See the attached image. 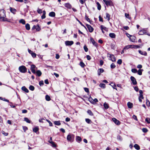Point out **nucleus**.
<instances>
[{"label": "nucleus", "mask_w": 150, "mask_h": 150, "mask_svg": "<svg viewBox=\"0 0 150 150\" xmlns=\"http://www.w3.org/2000/svg\"><path fill=\"white\" fill-rule=\"evenodd\" d=\"M48 142L52 144V147H56V145L55 144V143L54 142H53L52 141H50V140H49L48 141Z\"/></svg>", "instance_id": "393cba45"}, {"label": "nucleus", "mask_w": 150, "mask_h": 150, "mask_svg": "<svg viewBox=\"0 0 150 150\" xmlns=\"http://www.w3.org/2000/svg\"><path fill=\"white\" fill-rule=\"evenodd\" d=\"M27 112V110H26L24 109L22 110V113H26Z\"/></svg>", "instance_id": "0e129e2a"}, {"label": "nucleus", "mask_w": 150, "mask_h": 150, "mask_svg": "<svg viewBox=\"0 0 150 150\" xmlns=\"http://www.w3.org/2000/svg\"><path fill=\"white\" fill-rule=\"evenodd\" d=\"M45 99L46 100L49 101L50 100L51 98L50 96L48 95H46L45 96Z\"/></svg>", "instance_id": "72a5a7b5"}, {"label": "nucleus", "mask_w": 150, "mask_h": 150, "mask_svg": "<svg viewBox=\"0 0 150 150\" xmlns=\"http://www.w3.org/2000/svg\"><path fill=\"white\" fill-rule=\"evenodd\" d=\"M39 129L38 127V126L35 127L33 129V131L34 132L37 133L39 130Z\"/></svg>", "instance_id": "4be33fe9"}, {"label": "nucleus", "mask_w": 150, "mask_h": 150, "mask_svg": "<svg viewBox=\"0 0 150 150\" xmlns=\"http://www.w3.org/2000/svg\"><path fill=\"white\" fill-rule=\"evenodd\" d=\"M22 90L25 92L26 93H28L29 92L28 90L25 87V86H23L22 87Z\"/></svg>", "instance_id": "aec40b11"}, {"label": "nucleus", "mask_w": 150, "mask_h": 150, "mask_svg": "<svg viewBox=\"0 0 150 150\" xmlns=\"http://www.w3.org/2000/svg\"><path fill=\"white\" fill-rule=\"evenodd\" d=\"M103 105L104 108L105 109H107L109 108L108 104L105 103H104Z\"/></svg>", "instance_id": "a19ab883"}, {"label": "nucleus", "mask_w": 150, "mask_h": 150, "mask_svg": "<svg viewBox=\"0 0 150 150\" xmlns=\"http://www.w3.org/2000/svg\"><path fill=\"white\" fill-rule=\"evenodd\" d=\"M86 27H87L89 31V32L91 33L93 32V28L91 26V25L88 24H86Z\"/></svg>", "instance_id": "6e6552de"}, {"label": "nucleus", "mask_w": 150, "mask_h": 150, "mask_svg": "<svg viewBox=\"0 0 150 150\" xmlns=\"http://www.w3.org/2000/svg\"><path fill=\"white\" fill-rule=\"evenodd\" d=\"M122 60L121 59H119L117 61V63L119 64H122Z\"/></svg>", "instance_id": "3c124183"}, {"label": "nucleus", "mask_w": 150, "mask_h": 150, "mask_svg": "<svg viewBox=\"0 0 150 150\" xmlns=\"http://www.w3.org/2000/svg\"><path fill=\"white\" fill-rule=\"evenodd\" d=\"M117 139L118 140L120 141H121L122 140V137L120 135H118L117 136Z\"/></svg>", "instance_id": "5fc2aeb1"}, {"label": "nucleus", "mask_w": 150, "mask_h": 150, "mask_svg": "<svg viewBox=\"0 0 150 150\" xmlns=\"http://www.w3.org/2000/svg\"><path fill=\"white\" fill-rule=\"evenodd\" d=\"M113 121L117 125H119L120 124V122L115 118H112Z\"/></svg>", "instance_id": "9d476101"}, {"label": "nucleus", "mask_w": 150, "mask_h": 150, "mask_svg": "<svg viewBox=\"0 0 150 150\" xmlns=\"http://www.w3.org/2000/svg\"><path fill=\"white\" fill-rule=\"evenodd\" d=\"M54 124L57 125H61V123L59 121H55L54 122Z\"/></svg>", "instance_id": "f704fd0d"}, {"label": "nucleus", "mask_w": 150, "mask_h": 150, "mask_svg": "<svg viewBox=\"0 0 150 150\" xmlns=\"http://www.w3.org/2000/svg\"><path fill=\"white\" fill-rule=\"evenodd\" d=\"M99 86L103 88H105V84L103 83H100L99 85Z\"/></svg>", "instance_id": "473e14b6"}, {"label": "nucleus", "mask_w": 150, "mask_h": 150, "mask_svg": "<svg viewBox=\"0 0 150 150\" xmlns=\"http://www.w3.org/2000/svg\"><path fill=\"white\" fill-rule=\"evenodd\" d=\"M146 33V30L145 29L143 28L139 31L138 33L139 35H143Z\"/></svg>", "instance_id": "20e7f679"}, {"label": "nucleus", "mask_w": 150, "mask_h": 150, "mask_svg": "<svg viewBox=\"0 0 150 150\" xmlns=\"http://www.w3.org/2000/svg\"><path fill=\"white\" fill-rule=\"evenodd\" d=\"M25 27L26 29L27 30H29L30 29V25L28 23L26 24Z\"/></svg>", "instance_id": "7c9ffc66"}, {"label": "nucleus", "mask_w": 150, "mask_h": 150, "mask_svg": "<svg viewBox=\"0 0 150 150\" xmlns=\"http://www.w3.org/2000/svg\"><path fill=\"white\" fill-rule=\"evenodd\" d=\"M141 45H132V48H138L140 47Z\"/></svg>", "instance_id": "6ab92c4d"}, {"label": "nucleus", "mask_w": 150, "mask_h": 150, "mask_svg": "<svg viewBox=\"0 0 150 150\" xmlns=\"http://www.w3.org/2000/svg\"><path fill=\"white\" fill-rule=\"evenodd\" d=\"M10 10L11 12L15 14L16 12V10L15 8H12L11 7H10Z\"/></svg>", "instance_id": "f8f14e48"}, {"label": "nucleus", "mask_w": 150, "mask_h": 150, "mask_svg": "<svg viewBox=\"0 0 150 150\" xmlns=\"http://www.w3.org/2000/svg\"><path fill=\"white\" fill-rule=\"evenodd\" d=\"M134 147L137 150H139L140 149L139 146L137 144H136L134 145Z\"/></svg>", "instance_id": "c756f323"}, {"label": "nucleus", "mask_w": 150, "mask_h": 150, "mask_svg": "<svg viewBox=\"0 0 150 150\" xmlns=\"http://www.w3.org/2000/svg\"><path fill=\"white\" fill-rule=\"evenodd\" d=\"M76 140L79 143L81 141V139L80 137L77 136L76 137Z\"/></svg>", "instance_id": "c85d7f7f"}, {"label": "nucleus", "mask_w": 150, "mask_h": 150, "mask_svg": "<svg viewBox=\"0 0 150 150\" xmlns=\"http://www.w3.org/2000/svg\"><path fill=\"white\" fill-rule=\"evenodd\" d=\"M67 139L68 141L70 142H72L74 141V135L68 134L67 137Z\"/></svg>", "instance_id": "7ed1b4c3"}, {"label": "nucleus", "mask_w": 150, "mask_h": 150, "mask_svg": "<svg viewBox=\"0 0 150 150\" xmlns=\"http://www.w3.org/2000/svg\"><path fill=\"white\" fill-rule=\"evenodd\" d=\"M90 40H91V42L92 43V44L94 46H95L96 47H97V46H98V45H97L98 44H97V43L96 42L94 41V39H93V38H92V37L90 38Z\"/></svg>", "instance_id": "9b49d317"}, {"label": "nucleus", "mask_w": 150, "mask_h": 150, "mask_svg": "<svg viewBox=\"0 0 150 150\" xmlns=\"http://www.w3.org/2000/svg\"><path fill=\"white\" fill-rule=\"evenodd\" d=\"M64 6L66 8L69 9H71L72 7L71 5L68 3L65 4Z\"/></svg>", "instance_id": "f3484780"}, {"label": "nucleus", "mask_w": 150, "mask_h": 150, "mask_svg": "<svg viewBox=\"0 0 150 150\" xmlns=\"http://www.w3.org/2000/svg\"><path fill=\"white\" fill-rule=\"evenodd\" d=\"M84 89L85 92H86L87 93L89 92V89L88 88H84Z\"/></svg>", "instance_id": "13d9d810"}, {"label": "nucleus", "mask_w": 150, "mask_h": 150, "mask_svg": "<svg viewBox=\"0 0 150 150\" xmlns=\"http://www.w3.org/2000/svg\"><path fill=\"white\" fill-rule=\"evenodd\" d=\"M36 73L38 76H40L42 75V72L40 70L37 71Z\"/></svg>", "instance_id": "5701e85b"}, {"label": "nucleus", "mask_w": 150, "mask_h": 150, "mask_svg": "<svg viewBox=\"0 0 150 150\" xmlns=\"http://www.w3.org/2000/svg\"><path fill=\"white\" fill-rule=\"evenodd\" d=\"M110 60L112 62H115V58L113 54H110Z\"/></svg>", "instance_id": "4468645a"}, {"label": "nucleus", "mask_w": 150, "mask_h": 150, "mask_svg": "<svg viewBox=\"0 0 150 150\" xmlns=\"http://www.w3.org/2000/svg\"><path fill=\"white\" fill-rule=\"evenodd\" d=\"M85 18L86 19V20L87 21H88L89 22L90 21V19L88 18V17L87 16H85Z\"/></svg>", "instance_id": "052dcab7"}, {"label": "nucleus", "mask_w": 150, "mask_h": 150, "mask_svg": "<svg viewBox=\"0 0 150 150\" xmlns=\"http://www.w3.org/2000/svg\"><path fill=\"white\" fill-rule=\"evenodd\" d=\"M132 104L130 102H128L127 103V105L129 108H131L132 107Z\"/></svg>", "instance_id": "bb28decb"}, {"label": "nucleus", "mask_w": 150, "mask_h": 150, "mask_svg": "<svg viewBox=\"0 0 150 150\" xmlns=\"http://www.w3.org/2000/svg\"><path fill=\"white\" fill-rule=\"evenodd\" d=\"M19 22L21 23H22V24L24 25L25 23V21L23 19H21L19 21Z\"/></svg>", "instance_id": "c9c22d12"}, {"label": "nucleus", "mask_w": 150, "mask_h": 150, "mask_svg": "<svg viewBox=\"0 0 150 150\" xmlns=\"http://www.w3.org/2000/svg\"><path fill=\"white\" fill-rule=\"evenodd\" d=\"M37 12L38 13H42V10L41 9H40L39 8H38L37 10Z\"/></svg>", "instance_id": "09e8293b"}, {"label": "nucleus", "mask_w": 150, "mask_h": 150, "mask_svg": "<svg viewBox=\"0 0 150 150\" xmlns=\"http://www.w3.org/2000/svg\"><path fill=\"white\" fill-rule=\"evenodd\" d=\"M2 133L5 136H7L8 135V133H6L4 131H2Z\"/></svg>", "instance_id": "e2e57ef3"}, {"label": "nucleus", "mask_w": 150, "mask_h": 150, "mask_svg": "<svg viewBox=\"0 0 150 150\" xmlns=\"http://www.w3.org/2000/svg\"><path fill=\"white\" fill-rule=\"evenodd\" d=\"M132 45H127L125 46V47L124 48V50H127L130 48H132Z\"/></svg>", "instance_id": "2f4dec72"}, {"label": "nucleus", "mask_w": 150, "mask_h": 150, "mask_svg": "<svg viewBox=\"0 0 150 150\" xmlns=\"http://www.w3.org/2000/svg\"><path fill=\"white\" fill-rule=\"evenodd\" d=\"M131 71L133 73H137V69H132L131 70Z\"/></svg>", "instance_id": "49530a36"}, {"label": "nucleus", "mask_w": 150, "mask_h": 150, "mask_svg": "<svg viewBox=\"0 0 150 150\" xmlns=\"http://www.w3.org/2000/svg\"><path fill=\"white\" fill-rule=\"evenodd\" d=\"M0 99L1 100H4V101L7 102H9V101L7 99H6L5 98H2L1 97H0Z\"/></svg>", "instance_id": "de8ad7c7"}, {"label": "nucleus", "mask_w": 150, "mask_h": 150, "mask_svg": "<svg viewBox=\"0 0 150 150\" xmlns=\"http://www.w3.org/2000/svg\"><path fill=\"white\" fill-rule=\"evenodd\" d=\"M47 121L49 124V125L50 126H52V123L49 120H47Z\"/></svg>", "instance_id": "680f3d73"}, {"label": "nucleus", "mask_w": 150, "mask_h": 150, "mask_svg": "<svg viewBox=\"0 0 150 150\" xmlns=\"http://www.w3.org/2000/svg\"><path fill=\"white\" fill-rule=\"evenodd\" d=\"M145 121L148 124L150 123V119L149 118L147 117L145 119Z\"/></svg>", "instance_id": "a18cd8bd"}, {"label": "nucleus", "mask_w": 150, "mask_h": 150, "mask_svg": "<svg viewBox=\"0 0 150 150\" xmlns=\"http://www.w3.org/2000/svg\"><path fill=\"white\" fill-rule=\"evenodd\" d=\"M129 35L130 36V38H129L130 40L132 42H135V39H136V37L134 36H132L128 34H127Z\"/></svg>", "instance_id": "2eb2a0df"}, {"label": "nucleus", "mask_w": 150, "mask_h": 150, "mask_svg": "<svg viewBox=\"0 0 150 150\" xmlns=\"http://www.w3.org/2000/svg\"><path fill=\"white\" fill-rule=\"evenodd\" d=\"M18 69L21 72L25 73L27 71V69L25 66H21L19 67Z\"/></svg>", "instance_id": "f03ea898"}, {"label": "nucleus", "mask_w": 150, "mask_h": 150, "mask_svg": "<svg viewBox=\"0 0 150 150\" xmlns=\"http://www.w3.org/2000/svg\"><path fill=\"white\" fill-rule=\"evenodd\" d=\"M115 67L116 66L114 63H112L110 65V67L112 69H114Z\"/></svg>", "instance_id": "8fccbe9b"}, {"label": "nucleus", "mask_w": 150, "mask_h": 150, "mask_svg": "<svg viewBox=\"0 0 150 150\" xmlns=\"http://www.w3.org/2000/svg\"><path fill=\"white\" fill-rule=\"evenodd\" d=\"M104 71V70L103 69H99L98 71V74L99 76L100 75L101 73H103Z\"/></svg>", "instance_id": "dca6fc26"}, {"label": "nucleus", "mask_w": 150, "mask_h": 150, "mask_svg": "<svg viewBox=\"0 0 150 150\" xmlns=\"http://www.w3.org/2000/svg\"><path fill=\"white\" fill-rule=\"evenodd\" d=\"M43 14L42 16H41V18L42 19H44L45 18V14H46V12L45 11H43L42 12Z\"/></svg>", "instance_id": "cd10ccee"}, {"label": "nucleus", "mask_w": 150, "mask_h": 150, "mask_svg": "<svg viewBox=\"0 0 150 150\" xmlns=\"http://www.w3.org/2000/svg\"><path fill=\"white\" fill-rule=\"evenodd\" d=\"M79 65L82 68H83L85 66V64L82 62H80Z\"/></svg>", "instance_id": "ea45409f"}, {"label": "nucleus", "mask_w": 150, "mask_h": 150, "mask_svg": "<svg viewBox=\"0 0 150 150\" xmlns=\"http://www.w3.org/2000/svg\"><path fill=\"white\" fill-rule=\"evenodd\" d=\"M130 80L132 81L133 85H136L137 84V82L135 78L133 76H131L130 77Z\"/></svg>", "instance_id": "39448f33"}, {"label": "nucleus", "mask_w": 150, "mask_h": 150, "mask_svg": "<svg viewBox=\"0 0 150 150\" xmlns=\"http://www.w3.org/2000/svg\"><path fill=\"white\" fill-rule=\"evenodd\" d=\"M106 18H105L107 19L108 21H109L110 19V15L108 13H106Z\"/></svg>", "instance_id": "a878e982"}, {"label": "nucleus", "mask_w": 150, "mask_h": 150, "mask_svg": "<svg viewBox=\"0 0 150 150\" xmlns=\"http://www.w3.org/2000/svg\"><path fill=\"white\" fill-rule=\"evenodd\" d=\"M138 52L139 53L142 55H143L145 56H146L147 55V53L145 51H143L141 50H139Z\"/></svg>", "instance_id": "ddd939ff"}, {"label": "nucleus", "mask_w": 150, "mask_h": 150, "mask_svg": "<svg viewBox=\"0 0 150 150\" xmlns=\"http://www.w3.org/2000/svg\"><path fill=\"white\" fill-rule=\"evenodd\" d=\"M31 55L33 57H35L36 56V54L33 52L32 54Z\"/></svg>", "instance_id": "bf43d9fd"}, {"label": "nucleus", "mask_w": 150, "mask_h": 150, "mask_svg": "<svg viewBox=\"0 0 150 150\" xmlns=\"http://www.w3.org/2000/svg\"><path fill=\"white\" fill-rule=\"evenodd\" d=\"M143 71L142 69H139L137 71L138 74L139 75H142V71Z\"/></svg>", "instance_id": "37998d69"}, {"label": "nucleus", "mask_w": 150, "mask_h": 150, "mask_svg": "<svg viewBox=\"0 0 150 150\" xmlns=\"http://www.w3.org/2000/svg\"><path fill=\"white\" fill-rule=\"evenodd\" d=\"M83 48L86 52H87L88 51V48L86 46V45H85L83 47Z\"/></svg>", "instance_id": "864d4df0"}, {"label": "nucleus", "mask_w": 150, "mask_h": 150, "mask_svg": "<svg viewBox=\"0 0 150 150\" xmlns=\"http://www.w3.org/2000/svg\"><path fill=\"white\" fill-rule=\"evenodd\" d=\"M39 85L40 86H42L44 84L43 81H41L39 82Z\"/></svg>", "instance_id": "603ef678"}, {"label": "nucleus", "mask_w": 150, "mask_h": 150, "mask_svg": "<svg viewBox=\"0 0 150 150\" xmlns=\"http://www.w3.org/2000/svg\"><path fill=\"white\" fill-rule=\"evenodd\" d=\"M142 131L144 133H146L148 132V130L146 128H143L142 129Z\"/></svg>", "instance_id": "6e6d98bb"}, {"label": "nucleus", "mask_w": 150, "mask_h": 150, "mask_svg": "<svg viewBox=\"0 0 150 150\" xmlns=\"http://www.w3.org/2000/svg\"><path fill=\"white\" fill-rule=\"evenodd\" d=\"M134 90L137 92L139 91V88L137 86H135L134 87Z\"/></svg>", "instance_id": "774afa93"}, {"label": "nucleus", "mask_w": 150, "mask_h": 150, "mask_svg": "<svg viewBox=\"0 0 150 150\" xmlns=\"http://www.w3.org/2000/svg\"><path fill=\"white\" fill-rule=\"evenodd\" d=\"M100 28H101V30H105L106 31H107L108 30L107 28L106 27H104V26H103V25H101L100 26Z\"/></svg>", "instance_id": "e433bc0d"}, {"label": "nucleus", "mask_w": 150, "mask_h": 150, "mask_svg": "<svg viewBox=\"0 0 150 150\" xmlns=\"http://www.w3.org/2000/svg\"><path fill=\"white\" fill-rule=\"evenodd\" d=\"M5 11L3 9L0 10V20L3 21H7V19L5 18L6 17Z\"/></svg>", "instance_id": "f257e3e1"}, {"label": "nucleus", "mask_w": 150, "mask_h": 150, "mask_svg": "<svg viewBox=\"0 0 150 150\" xmlns=\"http://www.w3.org/2000/svg\"><path fill=\"white\" fill-rule=\"evenodd\" d=\"M29 89L30 90L33 91L34 90L35 88L33 86L31 85L30 86Z\"/></svg>", "instance_id": "c03bdc74"}, {"label": "nucleus", "mask_w": 150, "mask_h": 150, "mask_svg": "<svg viewBox=\"0 0 150 150\" xmlns=\"http://www.w3.org/2000/svg\"><path fill=\"white\" fill-rule=\"evenodd\" d=\"M105 3L107 6H112L113 5V2L111 0H107Z\"/></svg>", "instance_id": "423d86ee"}, {"label": "nucleus", "mask_w": 150, "mask_h": 150, "mask_svg": "<svg viewBox=\"0 0 150 150\" xmlns=\"http://www.w3.org/2000/svg\"><path fill=\"white\" fill-rule=\"evenodd\" d=\"M24 121L26 122H27L28 123H30V121L27 118L25 117L24 118Z\"/></svg>", "instance_id": "58836bf2"}, {"label": "nucleus", "mask_w": 150, "mask_h": 150, "mask_svg": "<svg viewBox=\"0 0 150 150\" xmlns=\"http://www.w3.org/2000/svg\"><path fill=\"white\" fill-rule=\"evenodd\" d=\"M65 43L66 46H71L74 44V42L72 41H66L65 42Z\"/></svg>", "instance_id": "0eeeda50"}, {"label": "nucleus", "mask_w": 150, "mask_h": 150, "mask_svg": "<svg viewBox=\"0 0 150 150\" xmlns=\"http://www.w3.org/2000/svg\"><path fill=\"white\" fill-rule=\"evenodd\" d=\"M49 15L52 17H54L55 16V13L54 12H51L49 13Z\"/></svg>", "instance_id": "412c9836"}, {"label": "nucleus", "mask_w": 150, "mask_h": 150, "mask_svg": "<svg viewBox=\"0 0 150 150\" xmlns=\"http://www.w3.org/2000/svg\"><path fill=\"white\" fill-rule=\"evenodd\" d=\"M125 16L128 18H129V15L128 13H125Z\"/></svg>", "instance_id": "69168bd1"}, {"label": "nucleus", "mask_w": 150, "mask_h": 150, "mask_svg": "<svg viewBox=\"0 0 150 150\" xmlns=\"http://www.w3.org/2000/svg\"><path fill=\"white\" fill-rule=\"evenodd\" d=\"M35 29H36V31H39L41 30L40 27L39 26V25H36L33 26L32 28V29L33 30Z\"/></svg>", "instance_id": "1a4fd4ad"}, {"label": "nucleus", "mask_w": 150, "mask_h": 150, "mask_svg": "<svg viewBox=\"0 0 150 150\" xmlns=\"http://www.w3.org/2000/svg\"><path fill=\"white\" fill-rule=\"evenodd\" d=\"M109 36L112 38H115L116 35L114 33H111L109 34Z\"/></svg>", "instance_id": "a211bd4d"}, {"label": "nucleus", "mask_w": 150, "mask_h": 150, "mask_svg": "<svg viewBox=\"0 0 150 150\" xmlns=\"http://www.w3.org/2000/svg\"><path fill=\"white\" fill-rule=\"evenodd\" d=\"M86 58L88 60H90L91 59V57L89 55H87Z\"/></svg>", "instance_id": "338daca9"}, {"label": "nucleus", "mask_w": 150, "mask_h": 150, "mask_svg": "<svg viewBox=\"0 0 150 150\" xmlns=\"http://www.w3.org/2000/svg\"><path fill=\"white\" fill-rule=\"evenodd\" d=\"M35 68V66L34 64H32L31 66V69H34Z\"/></svg>", "instance_id": "4d7b16f0"}, {"label": "nucleus", "mask_w": 150, "mask_h": 150, "mask_svg": "<svg viewBox=\"0 0 150 150\" xmlns=\"http://www.w3.org/2000/svg\"><path fill=\"white\" fill-rule=\"evenodd\" d=\"M96 4L97 5L98 9L99 10H100L101 8V6L100 4L98 2H96Z\"/></svg>", "instance_id": "b1692460"}, {"label": "nucleus", "mask_w": 150, "mask_h": 150, "mask_svg": "<svg viewBox=\"0 0 150 150\" xmlns=\"http://www.w3.org/2000/svg\"><path fill=\"white\" fill-rule=\"evenodd\" d=\"M85 120L86 122L88 124H91L92 122L91 120L89 119L86 118Z\"/></svg>", "instance_id": "4c0bfd02"}, {"label": "nucleus", "mask_w": 150, "mask_h": 150, "mask_svg": "<svg viewBox=\"0 0 150 150\" xmlns=\"http://www.w3.org/2000/svg\"><path fill=\"white\" fill-rule=\"evenodd\" d=\"M87 112L88 114L91 116H93V114L90 110H88Z\"/></svg>", "instance_id": "79ce46f5"}]
</instances>
